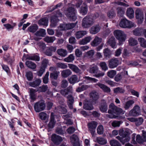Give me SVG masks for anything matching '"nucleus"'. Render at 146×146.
<instances>
[{"label":"nucleus","mask_w":146,"mask_h":146,"mask_svg":"<svg viewBox=\"0 0 146 146\" xmlns=\"http://www.w3.org/2000/svg\"><path fill=\"white\" fill-rule=\"evenodd\" d=\"M49 75V72H47L45 76L43 78V82L45 84L48 83V76Z\"/></svg>","instance_id":"nucleus-62"},{"label":"nucleus","mask_w":146,"mask_h":146,"mask_svg":"<svg viewBox=\"0 0 146 146\" xmlns=\"http://www.w3.org/2000/svg\"><path fill=\"white\" fill-rule=\"evenodd\" d=\"M51 139L54 143L57 145L59 144L62 141V139L60 136L55 134L52 135Z\"/></svg>","instance_id":"nucleus-18"},{"label":"nucleus","mask_w":146,"mask_h":146,"mask_svg":"<svg viewBox=\"0 0 146 146\" xmlns=\"http://www.w3.org/2000/svg\"><path fill=\"white\" fill-rule=\"evenodd\" d=\"M68 80L70 84H73L79 81L77 76L75 75H73L69 78H68Z\"/></svg>","instance_id":"nucleus-24"},{"label":"nucleus","mask_w":146,"mask_h":146,"mask_svg":"<svg viewBox=\"0 0 146 146\" xmlns=\"http://www.w3.org/2000/svg\"><path fill=\"white\" fill-rule=\"evenodd\" d=\"M109 109L108 111V113H109L106 115L107 117L110 118H114L115 116L112 113H114L116 114H123L125 112V111L120 108L117 107L113 103H111L109 106Z\"/></svg>","instance_id":"nucleus-1"},{"label":"nucleus","mask_w":146,"mask_h":146,"mask_svg":"<svg viewBox=\"0 0 146 146\" xmlns=\"http://www.w3.org/2000/svg\"><path fill=\"white\" fill-rule=\"evenodd\" d=\"M136 18L139 22L142 23L144 20V15L143 12L140 9H137L135 11Z\"/></svg>","instance_id":"nucleus-12"},{"label":"nucleus","mask_w":146,"mask_h":146,"mask_svg":"<svg viewBox=\"0 0 146 146\" xmlns=\"http://www.w3.org/2000/svg\"><path fill=\"white\" fill-rule=\"evenodd\" d=\"M136 141L139 143H143V142H145L142 136L141 137L139 135L136 136Z\"/></svg>","instance_id":"nucleus-56"},{"label":"nucleus","mask_w":146,"mask_h":146,"mask_svg":"<svg viewBox=\"0 0 146 146\" xmlns=\"http://www.w3.org/2000/svg\"><path fill=\"white\" fill-rule=\"evenodd\" d=\"M56 65L57 67L62 69H66L67 67V66L66 64L62 62L57 63Z\"/></svg>","instance_id":"nucleus-54"},{"label":"nucleus","mask_w":146,"mask_h":146,"mask_svg":"<svg viewBox=\"0 0 146 146\" xmlns=\"http://www.w3.org/2000/svg\"><path fill=\"white\" fill-rule=\"evenodd\" d=\"M87 33L86 31H79L76 32L74 35L77 39H79L86 35Z\"/></svg>","instance_id":"nucleus-21"},{"label":"nucleus","mask_w":146,"mask_h":146,"mask_svg":"<svg viewBox=\"0 0 146 146\" xmlns=\"http://www.w3.org/2000/svg\"><path fill=\"white\" fill-rule=\"evenodd\" d=\"M71 71L68 69L62 70L61 72V76L63 78H66L71 74Z\"/></svg>","instance_id":"nucleus-35"},{"label":"nucleus","mask_w":146,"mask_h":146,"mask_svg":"<svg viewBox=\"0 0 146 146\" xmlns=\"http://www.w3.org/2000/svg\"><path fill=\"white\" fill-rule=\"evenodd\" d=\"M38 26L36 24L31 25L27 29V31L32 33H34L37 30Z\"/></svg>","instance_id":"nucleus-28"},{"label":"nucleus","mask_w":146,"mask_h":146,"mask_svg":"<svg viewBox=\"0 0 146 146\" xmlns=\"http://www.w3.org/2000/svg\"><path fill=\"white\" fill-rule=\"evenodd\" d=\"M100 66L102 69L104 71H106L108 69L106 63L104 62H101L100 64Z\"/></svg>","instance_id":"nucleus-52"},{"label":"nucleus","mask_w":146,"mask_h":146,"mask_svg":"<svg viewBox=\"0 0 146 146\" xmlns=\"http://www.w3.org/2000/svg\"><path fill=\"white\" fill-rule=\"evenodd\" d=\"M132 133V131L128 129H126L124 130L123 129L119 130V134L122 137L129 136L130 134Z\"/></svg>","instance_id":"nucleus-17"},{"label":"nucleus","mask_w":146,"mask_h":146,"mask_svg":"<svg viewBox=\"0 0 146 146\" xmlns=\"http://www.w3.org/2000/svg\"><path fill=\"white\" fill-rule=\"evenodd\" d=\"M101 29V27L99 24L95 25L92 26L90 29V33L92 35H94L98 33Z\"/></svg>","instance_id":"nucleus-14"},{"label":"nucleus","mask_w":146,"mask_h":146,"mask_svg":"<svg viewBox=\"0 0 146 146\" xmlns=\"http://www.w3.org/2000/svg\"><path fill=\"white\" fill-rule=\"evenodd\" d=\"M73 92V88L71 86H69L67 88L60 91V93L61 94L65 96L69 94L72 93Z\"/></svg>","instance_id":"nucleus-15"},{"label":"nucleus","mask_w":146,"mask_h":146,"mask_svg":"<svg viewBox=\"0 0 146 146\" xmlns=\"http://www.w3.org/2000/svg\"><path fill=\"white\" fill-rule=\"evenodd\" d=\"M107 43L113 48H116V42L115 38L113 36H111L108 39Z\"/></svg>","instance_id":"nucleus-27"},{"label":"nucleus","mask_w":146,"mask_h":146,"mask_svg":"<svg viewBox=\"0 0 146 146\" xmlns=\"http://www.w3.org/2000/svg\"><path fill=\"white\" fill-rule=\"evenodd\" d=\"M105 57L106 58H110L111 54V51L108 48L105 49L103 50Z\"/></svg>","instance_id":"nucleus-44"},{"label":"nucleus","mask_w":146,"mask_h":146,"mask_svg":"<svg viewBox=\"0 0 146 146\" xmlns=\"http://www.w3.org/2000/svg\"><path fill=\"white\" fill-rule=\"evenodd\" d=\"M110 144L111 146H122L119 142L114 139L110 140Z\"/></svg>","instance_id":"nucleus-48"},{"label":"nucleus","mask_w":146,"mask_h":146,"mask_svg":"<svg viewBox=\"0 0 146 146\" xmlns=\"http://www.w3.org/2000/svg\"><path fill=\"white\" fill-rule=\"evenodd\" d=\"M38 116L39 118L42 120H48L49 118V115L44 112H42L39 114Z\"/></svg>","instance_id":"nucleus-38"},{"label":"nucleus","mask_w":146,"mask_h":146,"mask_svg":"<svg viewBox=\"0 0 146 146\" xmlns=\"http://www.w3.org/2000/svg\"><path fill=\"white\" fill-rule=\"evenodd\" d=\"M138 40L141 46L145 48H146V41L144 38H138Z\"/></svg>","instance_id":"nucleus-46"},{"label":"nucleus","mask_w":146,"mask_h":146,"mask_svg":"<svg viewBox=\"0 0 146 146\" xmlns=\"http://www.w3.org/2000/svg\"><path fill=\"white\" fill-rule=\"evenodd\" d=\"M113 34L116 38L120 42H124L126 39V35L121 30H115L114 31Z\"/></svg>","instance_id":"nucleus-5"},{"label":"nucleus","mask_w":146,"mask_h":146,"mask_svg":"<svg viewBox=\"0 0 146 146\" xmlns=\"http://www.w3.org/2000/svg\"><path fill=\"white\" fill-rule=\"evenodd\" d=\"M62 15V14L60 11H58L55 15L52 16L51 17L50 23V27L53 28L57 25V24L59 21V20L58 19V17H61Z\"/></svg>","instance_id":"nucleus-4"},{"label":"nucleus","mask_w":146,"mask_h":146,"mask_svg":"<svg viewBox=\"0 0 146 146\" xmlns=\"http://www.w3.org/2000/svg\"><path fill=\"white\" fill-rule=\"evenodd\" d=\"M68 105L70 109L73 108V104L74 102V98L71 95H68L67 97Z\"/></svg>","instance_id":"nucleus-19"},{"label":"nucleus","mask_w":146,"mask_h":146,"mask_svg":"<svg viewBox=\"0 0 146 146\" xmlns=\"http://www.w3.org/2000/svg\"><path fill=\"white\" fill-rule=\"evenodd\" d=\"M94 23L92 16H87L83 19L82 26L83 28H88L92 25Z\"/></svg>","instance_id":"nucleus-2"},{"label":"nucleus","mask_w":146,"mask_h":146,"mask_svg":"<svg viewBox=\"0 0 146 146\" xmlns=\"http://www.w3.org/2000/svg\"><path fill=\"white\" fill-rule=\"evenodd\" d=\"M83 108L84 109L88 110H92L94 109L92 105L88 101L84 104Z\"/></svg>","instance_id":"nucleus-39"},{"label":"nucleus","mask_w":146,"mask_h":146,"mask_svg":"<svg viewBox=\"0 0 146 146\" xmlns=\"http://www.w3.org/2000/svg\"><path fill=\"white\" fill-rule=\"evenodd\" d=\"M132 33L133 35L135 36H139L143 34L146 38V29H144L141 27L137 28L133 30Z\"/></svg>","instance_id":"nucleus-10"},{"label":"nucleus","mask_w":146,"mask_h":146,"mask_svg":"<svg viewBox=\"0 0 146 146\" xmlns=\"http://www.w3.org/2000/svg\"><path fill=\"white\" fill-rule=\"evenodd\" d=\"M128 42L129 45L131 46H134L138 44L137 40L133 37L130 38L128 40Z\"/></svg>","instance_id":"nucleus-43"},{"label":"nucleus","mask_w":146,"mask_h":146,"mask_svg":"<svg viewBox=\"0 0 146 146\" xmlns=\"http://www.w3.org/2000/svg\"><path fill=\"white\" fill-rule=\"evenodd\" d=\"M113 92L115 94L123 93L125 92V90L122 88L118 87L114 88Z\"/></svg>","instance_id":"nucleus-49"},{"label":"nucleus","mask_w":146,"mask_h":146,"mask_svg":"<svg viewBox=\"0 0 146 146\" xmlns=\"http://www.w3.org/2000/svg\"><path fill=\"white\" fill-rule=\"evenodd\" d=\"M134 11L132 8L129 7L127 8L126 14L129 18L131 19L134 17Z\"/></svg>","instance_id":"nucleus-29"},{"label":"nucleus","mask_w":146,"mask_h":146,"mask_svg":"<svg viewBox=\"0 0 146 146\" xmlns=\"http://www.w3.org/2000/svg\"><path fill=\"white\" fill-rule=\"evenodd\" d=\"M74 55L71 54L68 57L65 58L64 61L68 62H72L74 60Z\"/></svg>","instance_id":"nucleus-47"},{"label":"nucleus","mask_w":146,"mask_h":146,"mask_svg":"<svg viewBox=\"0 0 146 146\" xmlns=\"http://www.w3.org/2000/svg\"><path fill=\"white\" fill-rule=\"evenodd\" d=\"M140 113L139 107L138 105H136L129 111V115L130 116H137L139 115Z\"/></svg>","instance_id":"nucleus-11"},{"label":"nucleus","mask_w":146,"mask_h":146,"mask_svg":"<svg viewBox=\"0 0 146 146\" xmlns=\"http://www.w3.org/2000/svg\"><path fill=\"white\" fill-rule=\"evenodd\" d=\"M56 132L57 133L60 135H63L65 133V131L61 127H57L56 129Z\"/></svg>","instance_id":"nucleus-63"},{"label":"nucleus","mask_w":146,"mask_h":146,"mask_svg":"<svg viewBox=\"0 0 146 146\" xmlns=\"http://www.w3.org/2000/svg\"><path fill=\"white\" fill-rule=\"evenodd\" d=\"M117 14L120 17H122L124 14V11L121 7H119L117 8Z\"/></svg>","instance_id":"nucleus-58"},{"label":"nucleus","mask_w":146,"mask_h":146,"mask_svg":"<svg viewBox=\"0 0 146 146\" xmlns=\"http://www.w3.org/2000/svg\"><path fill=\"white\" fill-rule=\"evenodd\" d=\"M98 124V122L95 121H92L88 123V130L92 137L95 136L96 129Z\"/></svg>","instance_id":"nucleus-6"},{"label":"nucleus","mask_w":146,"mask_h":146,"mask_svg":"<svg viewBox=\"0 0 146 146\" xmlns=\"http://www.w3.org/2000/svg\"><path fill=\"white\" fill-rule=\"evenodd\" d=\"M76 12V11L74 9L71 7L68 8L66 14L68 17L70 18V19L74 21L77 19L76 16L75 15Z\"/></svg>","instance_id":"nucleus-8"},{"label":"nucleus","mask_w":146,"mask_h":146,"mask_svg":"<svg viewBox=\"0 0 146 146\" xmlns=\"http://www.w3.org/2000/svg\"><path fill=\"white\" fill-rule=\"evenodd\" d=\"M97 132L98 134L101 135L104 132V128L102 125H99L97 128Z\"/></svg>","instance_id":"nucleus-61"},{"label":"nucleus","mask_w":146,"mask_h":146,"mask_svg":"<svg viewBox=\"0 0 146 146\" xmlns=\"http://www.w3.org/2000/svg\"><path fill=\"white\" fill-rule=\"evenodd\" d=\"M89 96L93 102H95V101H97L99 97V95L98 92L94 90L92 91L90 93Z\"/></svg>","instance_id":"nucleus-16"},{"label":"nucleus","mask_w":146,"mask_h":146,"mask_svg":"<svg viewBox=\"0 0 146 146\" xmlns=\"http://www.w3.org/2000/svg\"><path fill=\"white\" fill-rule=\"evenodd\" d=\"M134 103V101L132 100L128 101L125 104L123 108L125 110H128L132 107Z\"/></svg>","instance_id":"nucleus-34"},{"label":"nucleus","mask_w":146,"mask_h":146,"mask_svg":"<svg viewBox=\"0 0 146 146\" xmlns=\"http://www.w3.org/2000/svg\"><path fill=\"white\" fill-rule=\"evenodd\" d=\"M48 19L47 18L44 17L40 19L38 22L39 25L47 26L48 25Z\"/></svg>","instance_id":"nucleus-41"},{"label":"nucleus","mask_w":146,"mask_h":146,"mask_svg":"<svg viewBox=\"0 0 146 146\" xmlns=\"http://www.w3.org/2000/svg\"><path fill=\"white\" fill-rule=\"evenodd\" d=\"M119 25L121 27L124 28H131L136 26L135 23L128 20L125 18L123 19L120 21Z\"/></svg>","instance_id":"nucleus-3"},{"label":"nucleus","mask_w":146,"mask_h":146,"mask_svg":"<svg viewBox=\"0 0 146 146\" xmlns=\"http://www.w3.org/2000/svg\"><path fill=\"white\" fill-rule=\"evenodd\" d=\"M102 39L97 36H95L94 39L90 44L93 46H96L102 42Z\"/></svg>","instance_id":"nucleus-22"},{"label":"nucleus","mask_w":146,"mask_h":146,"mask_svg":"<svg viewBox=\"0 0 146 146\" xmlns=\"http://www.w3.org/2000/svg\"><path fill=\"white\" fill-rule=\"evenodd\" d=\"M98 68L96 66L92 65L90 67L89 72L92 74H94V75H95L98 72Z\"/></svg>","instance_id":"nucleus-31"},{"label":"nucleus","mask_w":146,"mask_h":146,"mask_svg":"<svg viewBox=\"0 0 146 146\" xmlns=\"http://www.w3.org/2000/svg\"><path fill=\"white\" fill-rule=\"evenodd\" d=\"M109 66L111 68H113L117 66L119 64V61L117 58H112L109 60Z\"/></svg>","instance_id":"nucleus-13"},{"label":"nucleus","mask_w":146,"mask_h":146,"mask_svg":"<svg viewBox=\"0 0 146 146\" xmlns=\"http://www.w3.org/2000/svg\"><path fill=\"white\" fill-rule=\"evenodd\" d=\"M143 121V119L141 117L136 118L135 124L136 126H139L142 124Z\"/></svg>","instance_id":"nucleus-55"},{"label":"nucleus","mask_w":146,"mask_h":146,"mask_svg":"<svg viewBox=\"0 0 146 146\" xmlns=\"http://www.w3.org/2000/svg\"><path fill=\"white\" fill-rule=\"evenodd\" d=\"M88 11L87 7L86 6L82 7L80 10V13L83 15H86Z\"/></svg>","instance_id":"nucleus-50"},{"label":"nucleus","mask_w":146,"mask_h":146,"mask_svg":"<svg viewBox=\"0 0 146 146\" xmlns=\"http://www.w3.org/2000/svg\"><path fill=\"white\" fill-rule=\"evenodd\" d=\"M58 54L62 57H65L67 54V52L65 49L61 48L58 49L57 51Z\"/></svg>","instance_id":"nucleus-32"},{"label":"nucleus","mask_w":146,"mask_h":146,"mask_svg":"<svg viewBox=\"0 0 146 146\" xmlns=\"http://www.w3.org/2000/svg\"><path fill=\"white\" fill-rule=\"evenodd\" d=\"M29 90L30 98L33 101V102H34L36 99L35 93L37 92H38V91H37V90L33 88H29Z\"/></svg>","instance_id":"nucleus-23"},{"label":"nucleus","mask_w":146,"mask_h":146,"mask_svg":"<svg viewBox=\"0 0 146 146\" xmlns=\"http://www.w3.org/2000/svg\"><path fill=\"white\" fill-rule=\"evenodd\" d=\"M108 76L111 78H113L116 74V71L114 70H111L108 71L107 73Z\"/></svg>","instance_id":"nucleus-60"},{"label":"nucleus","mask_w":146,"mask_h":146,"mask_svg":"<svg viewBox=\"0 0 146 146\" xmlns=\"http://www.w3.org/2000/svg\"><path fill=\"white\" fill-rule=\"evenodd\" d=\"M59 72L56 71L55 72L51 73L50 74V77L52 79L54 80L57 79L58 75L59 74Z\"/></svg>","instance_id":"nucleus-51"},{"label":"nucleus","mask_w":146,"mask_h":146,"mask_svg":"<svg viewBox=\"0 0 146 146\" xmlns=\"http://www.w3.org/2000/svg\"><path fill=\"white\" fill-rule=\"evenodd\" d=\"M56 39L55 36H46L44 38V41L47 43H52Z\"/></svg>","instance_id":"nucleus-42"},{"label":"nucleus","mask_w":146,"mask_h":146,"mask_svg":"<svg viewBox=\"0 0 146 146\" xmlns=\"http://www.w3.org/2000/svg\"><path fill=\"white\" fill-rule=\"evenodd\" d=\"M46 105L44 102L40 101L36 103L34 105V109L36 112L43 110L45 108Z\"/></svg>","instance_id":"nucleus-7"},{"label":"nucleus","mask_w":146,"mask_h":146,"mask_svg":"<svg viewBox=\"0 0 146 146\" xmlns=\"http://www.w3.org/2000/svg\"><path fill=\"white\" fill-rule=\"evenodd\" d=\"M97 142L99 144L104 145L107 143V140L104 138L101 137H98L96 138Z\"/></svg>","instance_id":"nucleus-40"},{"label":"nucleus","mask_w":146,"mask_h":146,"mask_svg":"<svg viewBox=\"0 0 146 146\" xmlns=\"http://www.w3.org/2000/svg\"><path fill=\"white\" fill-rule=\"evenodd\" d=\"M56 121L54 120V113H51L50 115V121L48 124V126L49 129L53 128L56 123Z\"/></svg>","instance_id":"nucleus-20"},{"label":"nucleus","mask_w":146,"mask_h":146,"mask_svg":"<svg viewBox=\"0 0 146 146\" xmlns=\"http://www.w3.org/2000/svg\"><path fill=\"white\" fill-rule=\"evenodd\" d=\"M4 59L5 61L7 62L8 63L11 64L13 63V61L10 58V55L9 54H7L6 56L4 57Z\"/></svg>","instance_id":"nucleus-64"},{"label":"nucleus","mask_w":146,"mask_h":146,"mask_svg":"<svg viewBox=\"0 0 146 146\" xmlns=\"http://www.w3.org/2000/svg\"><path fill=\"white\" fill-rule=\"evenodd\" d=\"M84 78L86 80H88L89 82H96L98 80L95 78L89 77V76H85Z\"/></svg>","instance_id":"nucleus-57"},{"label":"nucleus","mask_w":146,"mask_h":146,"mask_svg":"<svg viewBox=\"0 0 146 146\" xmlns=\"http://www.w3.org/2000/svg\"><path fill=\"white\" fill-rule=\"evenodd\" d=\"M25 59V60H34L35 61H39L40 60V57L39 56L35 54H27L26 55L25 54H23L22 58V60Z\"/></svg>","instance_id":"nucleus-9"},{"label":"nucleus","mask_w":146,"mask_h":146,"mask_svg":"<svg viewBox=\"0 0 146 146\" xmlns=\"http://www.w3.org/2000/svg\"><path fill=\"white\" fill-rule=\"evenodd\" d=\"M48 89V87L47 85H43L40 87L37 90V91L39 93L41 92H45Z\"/></svg>","instance_id":"nucleus-45"},{"label":"nucleus","mask_w":146,"mask_h":146,"mask_svg":"<svg viewBox=\"0 0 146 146\" xmlns=\"http://www.w3.org/2000/svg\"><path fill=\"white\" fill-rule=\"evenodd\" d=\"M100 109L102 112H106L108 109V106L106 102L103 101L100 107Z\"/></svg>","instance_id":"nucleus-37"},{"label":"nucleus","mask_w":146,"mask_h":146,"mask_svg":"<svg viewBox=\"0 0 146 146\" xmlns=\"http://www.w3.org/2000/svg\"><path fill=\"white\" fill-rule=\"evenodd\" d=\"M35 35L37 36L44 37L46 35V30L44 29H41L37 31Z\"/></svg>","instance_id":"nucleus-33"},{"label":"nucleus","mask_w":146,"mask_h":146,"mask_svg":"<svg viewBox=\"0 0 146 146\" xmlns=\"http://www.w3.org/2000/svg\"><path fill=\"white\" fill-rule=\"evenodd\" d=\"M68 85V82L66 80L63 79L62 81L61 86L62 88H66L67 87Z\"/></svg>","instance_id":"nucleus-59"},{"label":"nucleus","mask_w":146,"mask_h":146,"mask_svg":"<svg viewBox=\"0 0 146 146\" xmlns=\"http://www.w3.org/2000/svg\"><path fill=\"white\" fill-rule=\"evenodd\" d=\"M70 139L72 143H74L78 141V138L77 136L75 134H73L70 137Z\"/></svg>","instance_id":"nucleus-53"},{"label":"nucleus","mask_w":146,"mask_h":146,"mask_svg":"<svg viewBox=\"0 0 146 146\" xmlns=\"http://www.w3.org/2000/svg\"><path fill=\"white\" fill-rule=\"evenodd\" d=\"M26 66L32 70L35 69L36 67V65L34 62L30 61H27L25 62Z\"/></svg>","instance_id":"nucleus-26"},{"label":"nucleus","mask_w":146,"mask_h":146,"mask_svg":"<svg viewBox=\"0 0 146 146\" xmlns=\"http://www.w3.org/2000/svg\"><path fill=\"white\" fill-rule=\"evenodd\" d=\"M92 39L90 36L85 37L79 41V44L80 45H85L90 42Z\"/></svg>","instance_id":"nucleus-25"},{"label":"nucleus","mask_w":146,"mask_h":146,"mask_svg":"<svg viewBox=\"0 0 146 146\" xmlns=\"http://www.w3.org/2000/svg\"><path fill=\"white\" fill-rule=\"evenodd\" d=\"M69 67L73 71L77 73H81V70L75 65L72 64H69Z\"/></svg>","instance_id":"nucleus-36"},{"label":"nucleus","mask_w":146,"mask_h":146,"mask_svg":"<svg viewBox=\"0 0 146 146\" xmlns=\"http://www.w3.org/2000/svg\"><path fill=\"white\" fill-rule=\"evenodd\" d=\"M41 80L40 79H37L34 81L29 83V85L31 87L35 88L38 86L40 84Z\"/></svg>","instance_id":"nucleus-30"}]
</instances>
